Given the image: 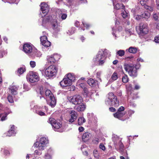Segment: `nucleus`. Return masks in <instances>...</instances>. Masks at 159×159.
Wrapping results in <instances>:
<instances>
[{"label": "nucleus", "mask_w": 159, "mask_h": 159, "mask_svg": "<svg viewBox=\"0 0 159 159\" xmlns=\"http://www.w3.org/2000/svg\"><path fill=\"white\" fill-rule=\"evenodd\" d=\"M110 53V52L107 49H101L96 55L95 60L99 65H102L105 62L107 56L111 55Z\"/></svg>", "instance_id": "nucleus-1"}, {"label": "nucleus", "mask_w": 159, "mask_h": 159, "mask_svg": "<svg viewBox=\"0 0 159 159\" xmlns=\"http://www.w3.org/2000/svg\"><path fill=\"white\" fill-rule=\"evenodd\" d=\"M124 68L127 72L129 75L134 78L137 75V69H139L140 66L139 64L135 66L130 64H126L124 65Z\"/></svg>", "instance_id": "nucleus-2"}, {"label": "nucleus", "mask_w": 159, "mask_h": 159, "mask_svg": "<svg viewBox=\"0 0 159 159\" xmlns=\"http://www.w3.org/2000/svg\"><path fill=\"white\" fill-rule=\"evenodd\" d=\"M75 80V77L73 74L68 73L66 75L63 80L60 83L61 86L63 88L70 86Z\"/></svg>", "instance_id": "nucleus-3"}, {"label": "nucleus", "mask_w": 159, "mask_h": 159, "mask_svg": "<svg viewBox=\"0 0 159 159\" xmlns=\"http://www.w3.org/2000/svg\"><path fill=\"white\" fill-rule=\"evenodd\" d=\"M107 99L106 101L107 105L118 107L119 105V101L116 96L112 92L109 93L107 95Z\"/></svg>", "instance_id": "nucleus-4"}, {"label": "nucleus", "mask_w": 159, "mask_h": 159, "mask_svg": "<svg viewBox=\"0 0 159 159\" xmlns=\"http://www.w3.org/2000/svg\"><path fill=\"white\" fill-rule=\"evenodd\" d=\"M57 68L54 65H50L42 72V74L45 77H51L56 75L57 71Z\"/></svg>", "instance_id": "nucleus-5"}, {"label": "nucleus", "mask_w": 159, "mask_h": 159, "mask_svg": "<svg viewBox=\"0 0 159 159\" xmlns=\"http://www.w3.org/2000/svg\"><path fill=\"white\" fill-rule=\"evenodd\" d=\"M115 148L120 152H122L124 150V145L121 142V139L117 135L113 134L112 137Z\"/></svg>", "instance_id": "nucleus-6"}, {"label": "nucleus", "mask_w": 159, "mask_h": 159, "mask_svg": "<svg viewBox=\"0 0 159 159\" xmlns=\"http://www.w3.org/2000/svg\"><path fill=\"white\" fill-rule=\"evenodd\" d=\"M49 143V140L47 138L42 137L39 140V142H36L34 144V147H39L40 149H43Z\"/></svg>", "instance_id": "nucleus-7"}, {"label": "nucleus", "mask_w": 159, "mask_h": 159, "mask_svg": "<svg viewBox=\"0 0 159 159\" xmlns=\"http://www.w3.org/2000/svg\"><path fill=\"white\" fill-rule=\"evenodd\" d=\"M26 79L31 83L37 82L40 79V77L38 73L34 71H30L26 76Z\"/></svg>", "instance_id": "nucleus-8"}, {"label": "nucleus", "mask_w": 159, "mask_h": 159, "mask_svg": "<svg viewBox=\"0 0 159 159\" xmlns=\"http://www.w3.org/2000/svg\"><path fill=\"white\" fill-rule=\"evenodd\" d=\"M137 29L139 32L141 34H147L148 32V25L145 23H140Z\"/></svg>", "instance_id": "nucleus-9"}, {"label": "nucleus", "mask_w": 159, "mask_h": 159, "mask_svg": "<svg viewBox=\"0 0 159 159\" xmlns=\"http://www.w3.org/2000/svg\"><path fill=\"white\" fill-rule=\"evenodd\" d=\"M69 100L70 102L75 105L80 104L83 101L82 97L79 95H74Z\"/></svg>", "instance_id": "nucleus-10"}, {"label": "nucleus", "mask_w": 159, "mask_h": 159, "mask_svg": "<svg viewBox=\"0 0 159 159\" xmlns=\"http://www.w3.org/2000/svg\"><path fill=\"white\" fill-rule=\"evenodd\" d=\"M48 122L50 123L55 131L60 128L62 126L61 123L57 122L53 118H50Z\"/></svg>", "instance_id": "nucleus-11"}, {"label": "nucleus", "mask_w": 159, "mask_h": 159, "mask_svg": "<svg viewBox=\"0 0 159 159\" xmlns=\"http://www.w3.org/2000/svg\"><path fill=\"white\" fill-rule=\"evenodd\" d=\"M34 47H33V46L29 43H25L24 44L23 46V49L24 52L26 53H30L34 50Z\"/></svg>", "instance_id": "nucleus-12"}, {"label": "nucleus", "mask_w": 159, "mask_h": 159, "mask_svg": "<svg viewBox=\"0 0 159 159\" xmlns=\"http://www.w3.org/2000/svg\"><path fill=\"white\" fill-rule=\"evenodd\" d=\"M48 110V108L46 106L42 107H39L36 108L35 112L39 116H43L45 115V112H47Z\"/></svg>", "instance_id": "nucleus-13"}, {"label": "nucleus", "mask_w": 159, "mask_h": 159, "mask_svg": "<svg viewBox=\"0 0 159 159\" xmlns=\"http://www.w3.org/2000/svg\"><path fill=\"white\" fill-rule=\"evenodd\" d=\"M59 57L58 55L56 54L47 56V60L48 63L49 64L54 63L57 60L59 59V58H57V57Z\"/></svg>", "instance_id": "nucleus-14"}, {"label": "nucleus", "mask_w": 159, "mask_h": 159, "mask_svg": "<svg viewBox=\"0 0 159 159\" xmlns=\"http://www.w3.org/2000/svg\"><path fill=\"white\" fill-rule=\"evenodd\" d=\"M40 41L42 44L45 47H49L51 45V43L48 40L46 36L44 35L41 37Z\"/></svg>", "instance_id": "nucleus-15"}, {"label": "nucleus", "mask_w": 159, "mask_h": 159, "mask_svg": "<svg viewBox=\"0 0 159 159\" xmlns=\"http://www.w3.org/2000/svg\"><path fill=\"white\" fill-rule=\"evenodd\" d=\"M40 7L42 13L47 14L49 10V7L48 5L45 3L43 2L41 4Z\"/></svg>", "instance_id": "nucleus-16"}, {"label": "nucleus", "mask_w": 159, "mask_h": 159, "mask_svg": "<svg viewBox=\"0 0 159 159\" xmlns=\"http://www.w3.org/2000/svg\"><path fill=\"white\" fill-rule=\"evenodd\" d=\"M86 107V105L82 102L80 104L76 105L75 107V109L78 112H82L85 110Z\"/></svg>", "instance_id": "nucleus-17"}, {"label": "nucleus", "mask_w": 159, "mask_h": 159, "mask_svg": "<svg viewBox=\"0 0 159 159\" xmlns=\"http://www.w3.org/2000/svg\"><path fill=\"white\" fill-rule=\"evenodd\" d=\"M70 118L69 120V123H71L76 119L77 118V113L74 111H72L70 113Z\"/></svg>", "instance_id": "nucleus-18"}, {"label": "nucleus", "mask_w": 159, "mask_h": 159, "mask_svg": "<svg viewBox=\"0 0 159 159\" xmlns=\"http://www.w3.org/2000/svg\"><path fill=\"white\" fill-rule=\"evenodd\" d=\"M92 136V134L86 132L84 133L82 136V139L84 142H86L91 138Z\"/></svg>", "instance_id": "nucleus-19"}, {"label": "nucleus", "mask_w": 159, "mask_h": 159, "mask_svg": "<svg viewBox=\"0 0 159 159\" xmlns=\"http://www.w3.org/2000/svg\"><path fill=\"white\" fill-rule=\"evenodd\" d=\"M52 29L55 31H58L60 30V29L59 28V25L56 20H53L52 23Z\"/></svg>", "instance_id": "nucleus-20"}, {"label": "nucleus", "mask_w": 159, "mask_h": 159, "mask_svg": "<svg viewBox=\"0 0 159 159\" xmlns=\"http://www.w3.org/2000/svg\"><path fill=\"white\" fill-rule=\"evenodd\" d=\"M48 103L52 107H53L55 106L56 103V100L54 96H51V98H49Z\"/></svg>", "instance_id": "nucleus-21"}, {"label": "nucleus", "mask_w": 159, "mask_h": 159, "mask_svg": "<svg viewBox=\"0 0 159 159\" xmlns=\"http://www.w3.org/2000/svg\"><path fill=\"white\" fill-rule=\"evenodd\" d=\"M114 0H112V2L115 9L118 10L120 9H123L124 8L125 6L122 4H116V2L114 1Z\"/></svg>", "instance_id": "nucleus-22"}, {"label": "nucleus", "mask_w": 159, "mask_h": 159, "mask_svg": "<svg viewBox=\"0 0 159 159\" xmlns=\"http://www.w3.org/2000/svg\"><path fill=\"white\" fill-rule=\"evenodd\" d=\"M18 88V86L12 85L10 87L9 90L12 94L15 95L17 94V91Z\"/></svg>", "instance_id": "nucleus-23"}, {"label": "nucleus", "mask_w": 159, "mask_h": 159, "mask_svg": "<svg viewBox=\"0 0 159 159\" xmlns=\"http://www.w3.org/2000/svg\"><path fill=\"white\" fill-rule=\"evenodd\" d=\"M57 13H58L60 16H61V18L62 20H65L67 16L66 14L63 13L61 10L58 9L57 11Z\"/></svg>", "instance_id": "nucleus-24"}, {"label": "nucleus", "mask_w": 159, "mask_h": 159, "mask_svg": "<svg viewBox=\"0 0 159 159\" xmlns=\"http://www.w3.org/2000/svg\"><path fill=\"white\" fill-rule=\"evenodd\" d=\"M88 84L91 86H94L96 85L97 83V81L94 80L93 79L90 78L87 81Z\"/></svg>", "instance_id": "nucleus-25"}, {"label": "nucleus", "mask_w": 159, "mask_h": 159, "mask_svg": "<svg viewBox=\"0 0 159 159\" xmlns=\"http://www.w3.org/2000/svg\"><path fill=\"white\" fill-rule=\"evenodd\" d=\"M52 19V17L50 16H46L44 18L43 20L42 25L44 26L47 22H49Z\"/></svg>", "instance_id": "nucleus-26"}, {"label": "nucleus", "mask_w": 159, "mask_h": 159, "mask_svg": "<svg viewBox=\"0 0 159 159\" xmlns=\"http://www.w3.org/2000/svg\"><path fill=\"white\" fill-rule=\"evenodd\" d=\"M125 114V113L123 112H117L116 113L114 114V116L115 117L120 119L123 117Z\"/></svg>", "instance_id": "nucleus-27"}, {"label": "nucleus", "mask_w": 159, "mask_h": 159, "mask_svg": "<svg viewBox=\"0 0 159 159\" xmlns=\"http://www.w3.org/2000/svg\"><path fill=\"white\" fill-rule=\"evenodd\" d=\"M137 50V48H136L132 47H131L126 50V51H128L129 52L132 53H136Z\"/></svg>", "instance_id": "nucleus-28"}, {"label": "nucleus", "mask_w": 159, "mask_h": 159, "mask_svg": "<svg viewBox=\"0 0 159 159\" xmlns=\"http://www.w3.org/2000/svg\"><path fill=\"white\" fill-rule=\"evenodd\" d=\"M150 14L148 11H145L141 15L142 18H144L146 19H148L150 16Z\"/></svg>", "instance_id": "nucleus-29"}, {"label": "nucleus", "mask_w": 159, "mask_h": 159, "mask_svg": "<svg viewBox=\"0 0 159 159\" xmlns=\"http://www.w3.org/2000/svg\"><path fill=\"white\" fill-rule=\"evenodd\" d=\"M86 120L83 117H80L79 118L78 120V124L80 125H82L83 124L85 123Z\"/></svg>", "instance_id": "nucleus-30"}, {"label": "nucleus", "mask_w": 159, "mask_h": 159, "mask_svg": "<svg viewBox=\"0 0 159 159\" xmlns=\"http://www.w3.org/2000/svg\"><path fill=\"white\" fill-rule=\"evenodd\" d=\"M25 71V67H20L17 70V74L19 75L22 74Z\"/></svg>", "instance_id": "nucleus-31"}, {"label": "nucleus", "mask_w": 159, "mask_h": 159, "mask_svg": "<svg viewBox=\"0 0 159 159\" xmlns=\"http://www.w3.org/2000/svg\"><path fill=\"white\" fill-rule=\"evenodd\" d=\"M15 132L14 130L13 129H11L9 130L8 132L6 134V136H11L15 134Z\"/></svg>", "instance_id": "nucleus-32"}, {"label": "nucleus", "mask_w": 159, "mask_h": 159, "mask_svg": "<svg viewBox=\"0 0 159 159\" xmlns=\"http://www.w3.org/2000/svg\"><path fill=\"white\" fill-rule=\"evenodd\" d=\"M7 114L6 113H0V120L3 121L7 119Z\"/></svg>", "instance_id": "nucleus-33"}, {"label": "nucleus", "mask_w": 159, "mask_h": 159, "mask_svg": "<svg viewBox=\"0 0 159 159\" xmlns=\"http://www.w3.org/2000/svg\"><path fill=\"white\" fill-rule=\"evenodd\" d=\"M38 148V149L34 151V153L35 154L40 155L42 153V151L44 150L43 149H40L39 147H36Z\"/></svg>", "instance_id": "nucleus-34"}, {"label": "nucleus", "mask_w": 159, "mask_h": 159, "mask_svg": "<svg viewBox=\"0 0 159 159\" xmlns=\"http://www.w3.org/2000/svg\"><path fill=\"white\" fill-rule=\"evenodd\" d=\"M125 52L124 50H119L116 52L117 55L120 57L123 56L125 55Z\"/></svg>", "instance_id": "nucleus-35"}, {"label": "nucleus", "mask_w": 159, "mask_h": 159, "mask_svg": "<svg viewBox=\"0 0 159 159\" xmlns=\"http://www.w3.org/2000/svg\"><path fill=\"white\" fill-rule=\"evenodd\" d=\"M45 93L46 96L47 97L48 96L49 98H51V96H53V94L49 90L47 89Z\"/></svg>", "instance_id": "nucleus-36"}, {"label": "nucleus", "mask_w": 159, "mask_h": 159, "mask_svg": "<svg viewBox=\"0 0 159 159\" xmlns=\"http://www.w3.org/2000/svg\"><path fill=\"white\" fill-rule=\"evenodd\" d=\"M32 52L33 53V54H34L37 57H38L40 56L41 55L40 52L38 51H37V49L35 50L34 48V50L33 51V52Z\"/></svg>", "instance_id": "nucleus-37"}, {"label": "nucleus", "mask_w": 159, "mask_h": 159, "mask_svg": "<svg viewBox=\"0 0 159 159\" xmlns=\"http://www.w3.org/2000/svg\"><path fill=\"white\" fill-rule=\"evenodd\" d=\"M128 76L126 75L125 74L124 76L122 77V82L124 83H126L128 82Z\"/></svg>", "instance_id": "nucleus-38"}, {"label": "nucleus", "mask_w": 159, "mask_h": 159, "mask_svg": "<svg viewBox=\"0 0 159 159\" xmlns=\"http://www.w3.org/2000/svg\"><path fill=\"white\" fill-rule=\"evenodd\" d=\"M144 6L145 9L149 11L152 12L153 11V7H152L148 6L146 5H144Z\"/></svg>", "instance_id": "nucleus-39"}, {"label": "nucleus", "mask_w": 159, "mask_h": 159, "mask_svg": "<svg viewBox=\"0 0 159 159\" xmlns=\"http://www.w3.org/2000/svg\"><path fill=\"white\" fill-rule=\"evenodd\" d=\"M75 31V28L74 27L72 28L71 29L68 30V32H67V33L69 35L72 34L74 33Z\"/></svg>", "instance_id": "nucleus-40"}, {"label": "nucleus", "mask_w": 159, "mask_h": 159, "mask_svg": "<svg viewBox=\"0 0 159 159\" xmlns=\"http://www.w3.org/2000/svg\"><path fill=\"white\" fill-rule=\"evenodd\" d=\"M118 78V76L116 73L114 72L112 75L111 78L114 80H116Z\"/></svg>", "instance_id": "nucleus-41"}, {"label": "nucleus", "mask_w": 159, "mask_h": 159, "mask_svg": "<svg viewBox=\"0 0 159 159\" xmlns=\"http://www.w3.org/2000/svg\"><path fill=\"white\" fill-rule=\"evenodd\" d=\"M121 15L123 18H125L127 16L128 13L124 10V11H122V12L121 13Z\"/></svg>", "instance_id": "nucleus-42"}, {"label": "nucleus", "mask_w": 159, "mask_h": 159, "mask_svg": "<svg viewBox=\"0 0 159 159\" xmlns=\"http://www.w3.org/2000/svg\"><path fill=\"white\" fill-rule=\"evenodd\" d=\"M149 0H141L140 2L142 6H144L149 1Z\"/></svg>", "instance_id": "nucleus-43"}, {"label": "nucleus", "mask_w": 159, "mask_h": 159, "mask_svg": "<svg viewBox=\"0 0 159 159\" xmlns=\"http://www.w3.org/2000/svg\"><path fill=\"white\" fill-rule=\"evenodd\" d=\"M93 154L94 157L96 158H98L99 155L98 151L97 150H94L93 151Z\"/></svg>", "instance_id": "nucleus-44"}, {"label": "nucleus", "mask_w": 159, "mask_h": 159, "mask_svg": "<svg viewBox=\"0 0 159 159\" xmlns=\"http://www.w3.org/2000/svg\"><path fill=\"white\" fill-rule=\"evenodd\" d=\"M77 85H78L82 89H84L86 88L85 87V84L83 83H79L78 84H77Z\"/></svg>", "instance_id": "nucleus-45"}, {"label": "nucleus", "mask_w": 159, "mask_h": 159, "mask_svg": "<svg viewBox=\"0 0 159 159\" xmlns=\"http://www.w3.org/2000/svg\"><path fill=\"white\" fill-rule=\"evenodd\" d=\"M99 147L100 149H102L103 151H105V150L106 148L105 146L103 143H100L99 145Z\"/></svg>", "instance_id": "nucleus-46"}, {"label": "nucleus", "mask_w": 159, "mask_h": 159, "mask_svg": "<svg viewBox=\"0 0 159 159\" xmlns=\"http://www.w3.org/2000/svg\"><path fill=\"white\" fill-rule=\"evenodd\" d=\"M92 142L94 144H97L99 143V139L97 138H95L93 140Z\"/></svg>", "instance_id": "nucleus-47"}, {"label": "nucleus", "mask_w": 159, "mask_h": 159, "mask_svg": "<svg viewBox=\"0 0 159 159\" xmlns=\"http://www.w3.org/2000/svg\"><path fill=\"white\" fill-rule=\"evenodd\" d=\"M8 101L10 103H12L13 102L12 97L11 95H9L8 97Z\"/></svg>", "instance_id": "nucleus-48"}, {"label": "nucleus", "mask_w": 159, "mask_h": 159, "mask_svg": "<svg viewBox=\"0 0 159 159\" xmlns=\"http://www.w3.org/2000/svg\"><path fill=\"white\" fill-rule=\"evenodd\" d=\"M30 64L32 68H34L35 66V62L34 61H30Z\"/></svg>", "instance_id": "nucleus-49"}, {"label": "nucleus", "mask_w": 159, "mask_h": 159, "mask_svg": "<svg viewBox=\"0 0 159 159\" xmlns=\"http://www.w3.org/2000/svg\"><path fill=\"white\" fill-rule=\"evenodd\" d=\"M101 74V73L100 72H98L97 73V77L99 79L100 81H101V79L100 78Z\"/></svg>", "instance_id": "nucleus-50"}, {"label": "nucleus", "mask_w": 159, "mask_h": 159, "mask_svg": "<svg viewBox=\"0 0 159 159\" xmlns=\"http://www.w3.org/2000/svg\"><path fill=\"white\" fill-rule=\"evenodd\" d=\"M24 89H25L26 91H28L30 89V88L28 87V86L26 84H24L23 85Z\"/></svg>", "instance_id": "nucleus-51"}, {"label": "nucleus", "mask_w": 159, "mask_h": 159, "mask_svg": "<svg viewBox=\"0 0 159 159\" xmlns=\"http://www.w3.org/2000/svg\"><path fill=\"white\" fill-rule=\"evenodd\" d=\"M83 89L84 92V95H87L89 93L88 89L87 88H85L84 89Z\"/></svg>", "instance_id": "nucleus-52"}, {"label": "nucleus", "mask_w": 159, "mask_h": 159, "mask_svg": "<svg viewBox=\"0 0 159 159\" xmlns=\"http://www.w3.org/2000/svg\"><path fill=\"white\" fill-rule=\"evenodd\" d=\"M93 116L94 115L93 113H88L87 114V116L89 119H91V117H93Z\"/></svg>", "instance_id": "nucleus-53"}, {"label": "nucleus", "mask_w": 159, "mask_h": 159, "mask_svg": "<svg viewBox=\"0 0 159 159\" xmlns=\"http://www.w3.org/2000/svg\"><path fill=\"white\" fill-rule=\"evenodd\" d=\"M82 25L86 27L87 29H88L90 26L88 24L85 23L83 21L82 22Z\"/></svg>", "instance_id": "nucleus-54"}, {"label": "nucleus", "mask_w": 159, "mask_h": 159, "mask_svg": "<svg viewBox=\"0 0 159 159\" xmlns=\"http://www.w3.org/2000/svg\"><path fill=\"white\" fill-rule=\"evenodd\" d=\"M154 41L156 43H159V37L156 36L154 38Z\"/></svg>", "instance_id": "nucleus-55"}, {"label": "nucleus", "mask_w": 159, "mask_h": 159, "mask_svg": "<svg viewBox=\"0 0 159 159\" xmlns=\"http://www.w3.org/2000/svg\"><path fill=\"white\" fill-rule=\"evenodd\" d=\"M51 158V156L48 154L45 155V158L46 159H50Z\"/></svg>", "instance_id": "nucleus-56"}, {"label": "nucleus", "mask_w": 159, "mask_h": 159, "mask_svg": "<svg viewBox=\"0 0 159 159\" xmlns=\"http://www.w3.org/2000/svg\"><path fill=\"white\" fill-rule=\"evenodd\" d=\"M125 109V108L122 106L120 107L118 109V112H121L123 111Z\"/></svg>", "instance_id": "nucleus-57"}, {"label": "nucleus", "mask_w": 159, "mask_h": 159, "mask_svg": "<svg viewBox=\"0 0 159 159\" xmlns=\"http://www.w3.org/2000/svg\"><path fill=\"white\" fill-rule=\"evenodd\" d=\"M84 128L82 126L79 127L78 129L79 130L80 132H83L84 130Z\"/></svg>", "instance_id": "nucleus-58"}, {"label": "nucleus", "mask_w": 159, "mask_h": 159, "mask_svg": "<svg viewBox=\"0 0 159 159\" xmlns=\"http://www.w3.org/2000/svg\"><path fill=\"white\" fill-rule=\"evenodd\" d=\"M84 79V78H81L77 82V84H78L79 83L82 82V81Z\"/></svg>", "instance_id": "nucleus-59"}, {"label": "nucleus", "mask_w": 159, "mask_h": 159, "mask_svg": "<svg viewBox=\"0 0 159 159\" xmlns=\"http://www.w3.org/2000/svg\"><path fill=\"white\" fill-rule=\"evenodd\" d=\"M156 6L157 9H159V0H156Z\"/></svg>", "instance_id": "nucleus-60"}, {"label": "nucleus", "mask_w": 159, "mask_h": 159, "mask_svg": "<svg viewBox=\"0 0 159 159\" xmlns=\"http://www.w3.org/2000/svg\"><path fill=\"white\" fill-rule=\"evenodd\" d=\"M109 110L111 111L114 112L116 111L115 109L113 107H111L109 108Z\"/></svg>", "instance_id": "nucleus-61"}, {"label": "nucleus", "mask_w": 159, "mask_h": 159, "mask_svg": "<svg viewBox=\"0 0 159 159\" xmlns=\"http://www.w3.org/2000/svg\"><path fill=\"white\" fill-rule=\"evenodd\" d=\"M142 18V17L141 16V15H137L135 16V19L137 20H139Z\"/></svg>", "instance_id": "nucleus-62"}, {"label": "nucleus", "mask_w": 159, "mask_h": 159, "mask_svg": "<svg viewBox=\"0 0 159 159\" xmlns=\"http://www.w3.org/2000/svg\"><path fill=\"white\" fill-rule=\"evenodd\" d=\"M75 25L77 27H78L79 26V22L76 21L75 23Z\"/></svg>", "instance_id": "nucleus-63"}, {"label": "nucleus", "mask_w": 159, "mask_h": 159, "mask_svg": "<svg viewBox=\"0 0 159 159\" xmlns=\"http://www.w3.org/2000/svg\"><path fill=\"white\" fill-rule=\"evenodd\" d=\"M158 17L156 14H154L153 15V17L155 20H157L158 19Z\"/></svg>", "instance_id": "nucleus-64"}]
</instances>
